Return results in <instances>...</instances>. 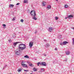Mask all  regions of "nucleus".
Wrapping results in <instances>:
<instances>
[{"instance_id":"39448f33","label":"nucleus","mask_w":74,"mask_h":74,"mask_svg":"<svg viewBox=\"0 0 74 74\" xmlns=\"http://www.w3.org/2000/svg\"><path fill=\"white\" fill-rule=\"evenodd\" d=\"M29 46L30 48H32L33 45V42L32 41H31L29 43Z\"/></svg>"},{"instance_id":"423d86ee","label":"nucleus","mask_w":74,"mask_h":74,"mask_svg":"<svg viewBox=\"0 0 74 74\" xmlns=\"http://www.w3.org/2000/svg\"><path fill=\"white\" fill-rule=\"evenodd\" d=\"M40 65L43 66H46V63L44 62H43L40 63Z\"/></svg>"},{"instance_id":"f704fd0d","label":"nucleus","mask_w":74,"mask_h":74,"mask_svg":"<svg viewBox=\"0 0 74 74\" xmlns=\"http://www.w3.org/2000/svg\"><path fill=\"white\" fill-rule=\"evenodd\" d=\"M43 56H47V55L45 54H43Z\"/></svg>"},{"instance_id":"4be33fe9","label":"nucleus","mask_w":74,"mask_h":74,"mask_svg":"<svg viewBox=\"0 0 74 74\" xmlns=\"http://www.w3.org/2000/svg\"><path fill=\"white\" fill-rule=\"evenodd\" d=\"M40 64L41 63H40V62H38L37 63V65L38 66H39V64Z\"/></svg>"},{"instance_id":"393cba45","label":"nucleus","mask_w":74,"mask_h":74,"mask_svg":"<svg viewBox=\"0 0 74 74\" xmlns=\"http://www.w3.org/2000/svg\"><path fill=\"white\" fill-rule=\"evenodd\" d=\"M8 41L9 42H11V41H12L10 39V40H8Z\"/></svg>"},{"instance_id":"72a5a7b5","label":"nucleus","mask_w":74,"mask_h":74,"mask_svg":"<svg viewBox=\"0 0 74 74\" xmlns=\"http://www.w3.org/2000/svg\"><path fill=\"white\" fill-rule=\"evenodd\" d=\"M41 71H44V70L43 69H41Z\"/></svg>"},{"instance_id":"6ab92c4d","label":"nucleus","mask_w":74,"mask_h":74,"mask_svg":"<svg viewBox=\"0 0 74 74\" xmlns=\"http://www.w3.org/2000/svg\"><path fill=\"white\" fill-rule=\"evenodd\" d=\"M7 66V65H5V66L3 68V69H5Z\"/></svg>"},{"instance_id":"a19ab883","label":"nucleus","mask_w":74,"mask_h":74,"mask_svg":"<svg viewBox=\"0 0 74 74\" xmlns=\"http://www.w3.org/2000/svg\"><path fill=\"white\" fill-rule=\"evenodd\" d=\"M56 1H58V0H56Z\"/></svg>"},{"instance_id":"9d476101","label":"nucleus","mask_w":74,"mask_h":74,"mask_svg":"<svg viewBox=\"0 0 74 74\" xmlns=\"http://www.w3.org/2000/svg\"><path fill=\"white\" fill-rule=\"evenodd\" d=\"M68 42L67 41H64L63 42V45H66V44H68Z\"/></svg>"},{"instance_id":"ddd939ff","label":"nucleus","mask_w":74,"mask_h":74,"mask_svg":"<svg viewBox=\"0 0 74 74\" xmlns=\"http://www.w3.org/2000/svg\"><path fill=\"white\" fill-rule=\"evenodd\" d=\"M66 55H69L70 54V51H67L66 52Z\"/></svg>"},{"instance_id":"412c9836","label":"nucleus","mask_w":74,"mask_h":74,"mask_svg":"<svg viewBox=\"0 0 74 74\" xmlns=\"http://www.w3.org/2000/svg\"><path fill=\"white\" fill-rule=\"evenodd\" d=\"M27 0H24V3H27Z\"/></svg>"},{"instance_id":"0eeeda50","label":"nucleus","mask_w":74,"mask_h":74,"mask_svg":"<svg viewBox=\"0 0 74 74\" xmlns=\"http://www.w3.org/2000/svg\"><path fill=\"white\" fill-rule=\"evenodd\" d=\"M18 43H21V42H15L13 43V45L14 47H15L16 46V45L17 44H18Z\"/></svg>"},{"instance_id":"ea45409f","label":"nucleus","mask_w":74,"mask_h":74,"mask_svg":"<svg viewBox=\"0 0 74 74\" xmlns=\"http://www.w3.org/2000/svg\"><path fill=\"white\" fill-rule=\"evenodd\" d=\"M59 37L60 36H58V38H59Z\"/></svg>"},{"instance_id":"4468645a","label":"nucleus","mask_w":74,"mask_h":74,"mask_svg":"<svg viewBox=\"0 0 74 74\" xmlns=\"http://www.w3.org/2000/svg\"><path fill=\"white\" fill-rule=\"evenodd\" d=\"M9 6L10 7H11L12 8L14 7V5L12 4L10 5Z\"/></svg>"},{"instance_id":"2f4dec72","label":"nucleus","mask_w":74,"mask_h":74,"mask_svg":"<svg viewBox=\"0 0 74 74\" xmlns=\"http://www.w3.org/2000/svg\"><path fill=\"white\" fill-rule=\"evenodd\" d=\"M15 18H13L12 19V21H15Z\"/></svg>"},{"instance_id":"7c9ffc66","label":"nucleus","mask_w":74,"mask_h":74,"mask_svg":"<svg viewBox=\"0 0 74 74\" xmlns=\"http://www.w3.org/2000/svg\"><path fill=\"white\" fill-rule=\"evenodd\" d=\"M19 4H20V3H18L16 4V5H19Z\"/></svg>"},{"instance_id":"7ed1b4c3","label":"nucleus","mask_w":74,"mask_h":74,"mask_svg":"<svg viewBox=\"0 0 74 74\" xmlns=\"http://www.w3.org/2000/svg\"><path fill=\"white\" fill-rule=\"evenodd\" d=\"M23 63H24V62H22L21 63L22 66L24 67H26L27 68L28 67L27 66V65L26 64H25Z\"/></svg>"},{"instance_id":"cd10ccee","label":"nucleus","mask_w":74,"mask_h":74,"mask_svg":"<svg viewBox=\"0 0 74 74\" xmlns=\"http://www.w3.org/2000/svg\"><path fill=\"white\" fill-rule=\"evenodd\" d=\"M24 71H26V72H28V71H29V70H24Z\"/></svg>"},{"instance_id":"c85d7f7f","label":"nucleus","mask_w":74,"mask_h":74,"mask_svg":"<svg viewBox=\"0 0 74 74\" xmlns=\"http://www.w3.org/2000/svg\"><path fill=\"white\" fill-rule=\"evenodd\" d=\"M29 66H31V67H32L33 65L32 64H29Z\"/></svg>"},{"instance_id":"f257e3e1","label":"nucleus","mask_w":74,"mask_h":74,"mask_svg":"<svg viewBox=\"0 0 74 74\" xmlns=\"http://www.w3.org/2000/svg\"><path fill=\"white\" fill-rule=\"evenodd\" d=\"M18 48L19 50L15 52V54L16 55H19L20 53L21 52V51H23L26 49V45L23 43L20 44L18 45Z\"/></svg>"},{"instance_id":"f3484780","label":"nucleus","mask_w":74,"mask_h":74,"mask_svg":"<svg viewBox=\"0 0 74 74\" xmlns=\"http://www.w3.org/2000/svg\"><path fill=\"white\" fill-rule=\"evenodd\" d=\"M64 7L65 8H68V5H65L64 6Z\"/></svg>"},{"instance_id":"58836bf2","label":"nucleus","mask_w":74,"mask_h":74,"mask_svg":"<svg viewBox=\"0 0 74 74\" xmlns=\"http://www.w3.org/2000/svg\"><path fill=\"white\" fill-rule=\"evenodd\" d=\"M27 63H28L29 64V63H30V62H27Z\"/></svg>"},{"instance_id":"1a4fd4ad","label":"nucleus","mask_w":74,"mask_h":74,"mask_svg":"<svg viewBox=\"0 0 74 74\" xmlns=\"http://www.w3.org/2000/svg\"><path fill=\"white\" fill-rule=\"evenodd\" d=\"M53 29V28L51 27H49V32H51Z\"/></svg>"},{"instance_id":"dca6fc26","label":"nucleus","mask_w":74,"mask_h":74,"mask_svg":"<svg viewBox=\"0 0 74 74\" xmlns=\"http://www.w3.org/2000/svg\"><path fill=\"white\" fill-rule=\"evenodd\" d=\"M2 26H3L4 28H6V25L5 24H3Z\"/></svg>"},{"instance_id":"9b49d317","label":"nucleus","mask_w":74,"mask_h":74,"mask_svg":"<svg viewBox=\"0 0 74 74\" xmlns=\"http://www.w3.org/2000/svg\"><path fill=\"white\" fill-rule=\"evenodd\" d=\"M37 69H36L35 67H34L33 69V71H37Z\"/></svg>"},{"instance_id":"5701e85b","label":"nucleus","mask_w":74,"mask_h":74,"mask_svg":"<svg viewBox=\"0 0 74 74\" xmlns=\"http://www.w3.org/2000/svg\"><path fill=\"white\" fill-rule=\"evenodd\" d=\"M25 58H29V56L27 55H26L24 56Z\"/></svg>"},{"instance_id":"b1692460","label":"nucleus","mask_w":74,"mask_h":74,"mask_svg":"<svg viewBox=\"0 0 74 74\" xmlns=\"http://www.w3.org/2000/svg\"><path fill=\"white\" fill-rule=\"evenodd\" d=\"M21 70H22V69H18V72H19H19H20V71H21Z\"/></svg>"},{"instance_id":"f8f14e48","label":"nucleus","mask_w":74,"mask_h":74,"mask_svg":"<svg viewBox=\"0 0 74 74\" xmlns=\"http://www.w3.org/2000/svg\"><path fill=\"white\" fill-rule=\"evenodd\" d=\"M47 8H48V9H51V5H49L47 6Z\"/></svg>"},{"instance_id":"a211bd4d","label":"nucleus","mask_w":74,"mask_h":74,"mask_svg":"<svg viewBox=\"0 0 74 74\" xmlns=\"http://www.w3.org/2000/svg\"><path fill=\"white\" fill-rule=\"evenodd\" d=\"M57 62V61L55 60L53 61V63H54V64H55L56 63V62Z\"/></svg>"},{"instance_id":"2eb2a0df","label":"nucleus","mask_w":74,"mask_h":74,"mask_svg":"<svg viewBox=\"0 0 74 74\" xmlns=\"http://www.w3.org/2000/svg\"><path fill=\"white\" fill-rule=\"evenodd\" d=\"M45 3V2H43V3H42V5L43 6H45V5L46 4Z\"/></svg>"},{"instance_id":"20e7f679","label":"nucleus","mask_w":74,"mask_h":74,"mask_svg":"<svg viewBox=\"0 0 74 74\" xmlns=\"http://www.w3.org/2000/svg\"><path fill=\"white\" fill-rule=\"evenodd\" d=\"M72 18H73V16L72 15H69L67 17H65V19H67V18H69V19H71Z\"/></svg>"},{"instance_id":"473e14b6","label":"nucleus","mask_w":74,"mask_h":74,"mask_svg":"<svg viewBox=\"0 0 74 74\" xmlns=\"http://www.w3.org/2000/svg\"><path fill=\"white\" fill-rule=\"evenodd\" d=\"M60 45H63V43H60Z\"/></svg>"},{"instance_id":"a878e982","label":"nucleus","mask_w":74,"mask_h":74,"mask_svg":"<svg viewBox=\"0 0 74 74\" xmlns=\"http://www.w3.org/2000/svg\"><path fill=\"white\" fill-rule=\"evenodd\" d=\"M21 21L22 22V23H23V19H21Z\"/></svg>"},{"instance_id":"e433bc0d","label":"nucleus","mask_w":74,"mask_h":74,"mask_svg":"<svg viewBox=\"0 0 74 74\" xmlns=\"http://www.w3.org/2000/svg\"><path fill=\"white\" fill-rule=\"evenodd\" d=\"M44 41H47V40H44Z\"/></svg>"},{"instance_id":"bb28decb","label":"nucleus","mask_w":74,"mask_h":74,"mask_svg":"<svg viewBox=\"0 0 74 74\" xmlns=\"http://www.w3.org/2000/svg\"><path fill=\"white\" fill-rule=\"evenodd\" d=\"M55 18H55L56 20H57V19H58V17H57L56 16L55 17Z\"/></svg>"},{"instance_id":"c756f323","label":"nucleus","mask_w":74,"mask_h":74,"mask_svg":"<svg viewBox=\"0 0 74 74\" xmlns=\"http://www.w3.org/2000/svg\"><path fill=\"white\" fill-rule=\"evenodd\" d=\"M57 50H58V49L56 47L55 48V51H57Z\"/></svg>"},{"instance_id":"f03ea898","label":"nucleus","mask_w":74,"mask_h":74,"mask_svg":"<svg viewBox=\"0 0 74 74\" xmlns=\"http://www.w3.org/2000/svg\"><path fill=\"white\" fill-rule=\"evenodd\" d=\"M30 14L32 16H33L32 19L34 20H37V18H36L35 16H36V11L35 10H32L30 13Z\"/></svg>"},{"instance_id":"6e6552de","label":"nucleus","mask_w":74,"mask_h":74,"mask_svg":"<svg viewBox=\"0 0 74 74\" xmlns=\"http://www.w3.org/2000/svg\"><path fill=\"white\" fill-rule=\"evenodd\" d=\"M50 46L48 44V43H47L45 45V47L46 48H48V47H49Z\"/></svg>"},{"instance_id":"aec40b11","label":"nucleus","mask_w":74,"mask_h":74,"mask_svg":"<svg viewBox=\"0 0 74 74\" xmlns=\"http://www.w3.org/2000/svg\"><path fill=\"white\" fill-rule=\"evenodd\" d=\"M72 40H73L72 44L73 45H74V38H73V39H72Z\"/></svg>"},{"instance_id":"79ce46f5","label":"nucleus","mask_w":74,"mask_h":74,"mask_svg":"<svg viewBox=\"0 0 74 74\" xmlns=\"http://www.w3.org/2000/svg\"><path fill=\"white\" fill-rule=\"evenodd\" d=\"M60 38H61V36H60Z\"/></svg>"},{"instance_id":"4c0bfd02","label":"nucleus","mask_w":74,"mask_h":74,"mask_svg":"<svg viewBox=\"0 0 74 74\" xmlns=\"http://www.w3.org/2000/svg\"><path fill=\"white\" fill-rule=\"evenodd\" d=\"M35 33H37V31H36V32H35Z\"/></svg>"},{"instance_id":"c9c22d12","label":"nucleus","mask_w":74,"mask_h":74,"mask_svg":"<svg viewBox=\"0 0 74 74\" xmlns=\"http://www.w3.org/2000/svg\"><path fill=\"white\" fill-rule=\"evenodd\" d=\"M65 61L66 62H67V59H66L65 60Z\"/></svg>"}]
</instances>
